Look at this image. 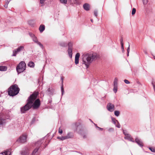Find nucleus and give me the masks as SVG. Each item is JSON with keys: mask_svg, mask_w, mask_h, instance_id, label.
<instances>
[{"mask_svg": "<svg viewBox=\"0 0 155 155\" xmlns=\"http://www.w3.org/2000/svg\"><path fill=\"white\" fill-rule=\"evenodd\" d=\"M37 97V94H33L30 96L27 100V103L26 104L21 108V113H25L31 107H32L34 109H37L39 107L41 103L39 99H36Z\"/></svg>", "mask_w": 155, "mask_h": 155, "instance_id": "obj_1", "label": "nucleus"}, {"mask_svg": "<svg viewBox=\"0 0 155 155\" xmlns=\"http://www.w3.org/2000/svg\"><path fill=\"white\" fill-rule=\"evenodd\" d=\"M97 57V53L92 52L84 53L81 57L83 64H84L87 68L90 64L96 59Z\"/></svg>", "mask_w": 155, "mask_h": 155, "instance_id": "obj_2", "label": "nucleus"}, {"mask_svg": "<svg viewBox=\"0 0 155 155\" xmlns=\"http://www.w3.org/2000/svg\"><path fill=\"white\" fill-rule=\"evenodd\" d=\"M19 91V88L16 84H15L11 86L8 89V94L9 95L13 96L17 95Z\"/></svg>", "mask_w": 155, "mask_h": 155, "instance_id": "obj_3", "label": "nucleus"}, {"mask_svg": "<svg viewBox=\"0 0 155 155\" xmlns=\"http://www.w3.org/2000/svg\"><path fill=\"white\" fill-rule=\"evenodd\" d=\"M26 64L24 61H21L16 67V70L18 73L19 74L24 71L26 69Z\"/></svg>", "mask_w": 155, "mask_h": 155, "instance_id": "obj_4", "label": "nucleus"}, {"mask_svg": "<svg viewBox=\"0 0 155 155\" xmlns=\"http://www.w3.org/2000/svg\"><path fill=\"white\" fill-rule=\"evenodd\" d=\"M41 141H37L35 144L36 147L32 153V155H38V151L39 148V147L41 145Z\"/></svg>", "mask_w": 155, "mask_h": 155, "instance_id": "obj_5", "label": "nucleus"}, {"mask_svg": "<svg viewBox=\"0 0 155 155\" xmlns=\"http://www.w3.org/2000/svg\"><path fill=\"white\" fill-rule=\"evenodd\" d=\"M26 138L27 135L25 134H23L20 136L17 141L18 142L23 143L26 141Z\"/></svg>", "mask_w": 155, "mask_h": 155, "instance_id": "obj_6", "label": "nucleus"}, {"mask_svg": "<svg viewBox=\"0 0 155 155\" xmlns=\"http://www.w3.org/2000/svg\"><path fill=\"white\" fill-rule=\"evenodd\" d=\"M24 49V47L23 46H21L18 47L17 49L14 50L13 51V56H15L17 54L22 51Z\"/></svg>", "mask_w": 155, "mask_h": 155, "instance_id": "obj_7", "label": "nucleus"}, {"mask_svg": "<svg viewBox=\"0 0 155 155\" xmlns=\"http://www.w3.org/2000/svg\"><path fill=\"white\" fill-rule=\"evenodd\" d=\"M107 108L108 111L112 112L114 110V106L113 104L109 103L107 104Z\"/></svg>", "mask_w": 155, "mask_h": 155, "instance_id": "obj_8", "label": "nucleus"}, {"mask_svg": "<svg viewBox=\"0 0 155 155\" xmlns=\"http://www.w3.org/2000/svg\"><path fill=\"white\" fill-rule=\"evenodd\" d=\"M124 138L125 139L128 140L129 141L134 142L133 139L131 137V136L128 134H125V136L124 137Z\"/></svg>", "mask_w": 155, "mask_h": 155, "instance_id": "obj_9", "label": "nucleus"}, {"mask_svg": "<svg viewBox=\"0 0 155 155\" xmlns=\"http://www.w3.org/2000/svg\"><path fill=\"white\" fill-rule=\"evenodd\" d=\"M80 54L79 53L76 54L75 56V63L76 64H77L79 63V60Z\"/></svg>", "mask_w": 155, "mask_h": 155, "instance_id": "obj_10", "label": "nucleus"}, {"mask_svg": "<svg viewBox=\"0 0 155 155\" xmlns=\"http://www.w3.org/2000/svg\"><path fill=\"white\" fill-rule=\"evenodd\" d=\"M135 142H136L140 147H142L143 146L142 141L138 138H136L135 140Z\"/></svg>", "mask_w": 155, "mask_h": 155, "instance_id": "obj_11", "label": "nucleus"}, {"mask_svg": "<svg viewBox=\"0 0 155 155\" xmlns=\"http://www.w3.org/2000/svg\"><path fill=\"white\" fill-rule=\"evenodd\" d=\"M6 123V119L0 118V126H3Z\"/></svg>", "mask_w": 155, "mask_h": 155, "instance_id": "obj_12", "label": "nucleus"}, {"mask_svg": "<svg viewBox=\"0 0 155 155\" xmlns=\"http://www.w3.org/2000/svg\"><path fill=\"white\" fill-rule=\"evenodd\" d=\"M67 139L72 138L74 137V134L73 133L71 132H68L66 136H65Z\"/></svg>", "mask_w": 155, "mask_h": 155, "instance_id": "obj_13", "label": "nucleus"}, {"mask_svg": "<svg viewBox=\"0 0 155 155\" xmlns=\"http://www.w3.org/2000/svg\"><path fill=\"white\" fill-rule=\"evenodd\" d=\"M80 125V124L79 122H75L72 124L73 127H75L76 131H77L78 127Z\"/></svg>", "mask_w": 155, "mask_h": 155, "instance_id": "obj_14", "label": "nucleus"}, {"mask_svg": "<svg viewBox=\"0 0 155 155\" xmlns=\"http://www.w3.org/2000/svg\"><path fill=\"white\" fill-rule=\"evenodd\" d=\"M11 150L9 149L4 152H2L1 153L4 155H10L11 154Z\"/></svg>", "mask_w": 155, "mask_h": 155, "instance_id": "obj_15", "label": "nucleus"}, {"mask_svg": "<svg viewBox=\"0 0 155 155\" xmlns=\"http://www.w3.org/2000/svg\"><path fill=\"white\" fill-rule=\"evenodd\" d=\"M84 9L86 11H88L90 9V5L88 4H84L83 6Z\"/></svg>", "mask_w": 155, "mask_h": 155, "instance_id": "obj_16", "label": "nucleus"}, {"mask_svg": "<svg viewBox=\"0 0 155 155\" xmlns=\"http://www.w3.org/2000/svg\"><path fill=\"white\" fill-rule=\"evenodd\" d=\"M68 52L69 57L71 58L72 55V50L71 48H68Z\"/></svg>", "mask_w": 155, "mask_h": 155, "instance_id": "obj_17", "label": "nucleus"}, {"mask_svg": "<svg viewBox=\"0 0 155 155\" xmlns=\"http://www.w3.org/2000/svg\"><path fill=\"white\" fill-rule=\"evenodd\" d=\"M59 45L62 47H65L67 46V44L65 42L61 41L59 43Z\"/></svg>", "mask_w": 155, "mask_h": 155, "instance_id": "obj_18", "label": "nucleus"}, {"mask_svg": "<svg viewBox=\"0 0 155 155\" xmlns=\"http://www.w3.org/2000/svg\"><path fill=\"white\" fill-rule=\"evenodd\" d=\"M7 68L6 66H0V71H5L7 70Z\"/></svg>", "mask_w": 155, "mask_h": 155, "instance_id": "obj_19", "label": "nucleus"}, {"mask_svg": "<svg viewBox=\"0 0 155 155\" xmlns=\"http://www.w3.org/2000/svg\"><path fill=\"white\" fill-rule=\"evenodd\" d=\"M39 30L40 32H42L45 29V26L44 25H41L39 28Z\"/></svg>", "mask_w": 155, "mask_h": 155, "instance_id": "obj_20", "label": "nucleus"}, {"mask_svg": "<svg viewBox=\"0 0 155 155\" xmlns=\"http://www.w3.org/2000/svg\"><path fill=\"white\" fill-rule=\"evenodd\" d=\"M28 66L31 68H34L35 66V64L33 62L31 61L29 62L28 64Z\"/></svg>", "mask_w": 155, "mask_h": 155, "instance_id": "obj_21", "label": "nucleus"}, {"mask_svg": "<svg viewBox=\"0 0 155 155\" xmlns=\"http://www.w3.org/2000/svg\"><path fill=\"white\" fill-rule=\"evenodd\" d=\"M57 138L60 140H65L67 139L65 136H62V137H57Z\"/></svg>", "mask_w": 155, "mask_h": 155, "instance_id": "obj_22", "label": "nucleus"}, {"mask_svg": "<svg viewBox=\"0 0 155 155\" xmlns=\"http://www.w3.org/2000/svg\"><path fill=\"white\" fill-rule=\"evenodd\" d=\"M117 82L118 80L117 78H115L114 82V86H117Z\"/></svg>", "mask_w": 155, "mask_h": 155, "instance_id": "obj_23", "label": "nucleus"}, {"mask_svg": "<svg viewBox=\"0 0 155 155\" xmlns=\"http://www.w3.org/2000/svg\"><path fill=\"white\" fill-rule=\"evenodd\" d=\"M32 39L33 41L35 43H36L37 44L39 42L37 37L35 36L33 38H32Z\"/></svg>", "mask_w": 155, "mask_h": 155, "instance_id": "obj_24", "label": "nucleus"}, {"mask_svg": "<svg viewBox=\"0 0 155 155\" xmlns=\"http://www.w3.org/2000/svg\"><path fill=\"white\" fill-rule=\"evenodd\" d=\"M112 121L113 123L114 124H116L118 122L117 120L114 118H112Z\"/></svg>", "mask_w": 155, "mask_h": 155, "instance_id": "obj_25", "label": "nucleus"}, {"mask_svg": "<svg viewBox=\"0 0 155 155\" xmlns=\"http://www.w3.org/2000/svg\"><path fill=\"white\" fill-rule=\"evenodd\" d=\"M61 94L62 96L64 94V91L63 88V84L61 86Z\"/></svg>", "mask_w": 155, "mask_h": 155, "instance_id": "obj_26", "label": "nucleus"}, {"mask_svg": "<svg viewBox=\"0 0 155 155\" xmlns=\"http://www.w3.org/2000/svg\"><path fill=\"white\" fill-rule=\"evenodd\" d=\"M60 2L63 4H66L67 3L68 0H59Z\"/></svg>", "mask_w": 155, "mask_h": 155, "instance_id": "obj_27", "label": "nucleus"}, {"mask_svg": "<svg viewBox=\"0 0 155 155\" xmlns=\"http://www.w3.org/2000/svg\"><path fill=\"white\" fill-rule=\"evenodd\" d=\"M120 113V112L117 110L115 111L114 112V115L117 117H118L119 116Z\"/></svg>", "mask_w": 155, "mask_h": 155, "instance_id": "obj_28", "label": "nucleus"}, {"mask_svg": "<svg viewBox=\"0 0 155 155\" xmlns=\"http://www.w3.org/2000/svg\"><path fill=\"white\" fill-rule=\"evenodd\" d=\"M73 45V43L72 42H70L68 43V48H71Z\"/></svg>", "mask_w": 155, "mask_h": 155, "instance_id": "obj_29", "label": "nucleus"}, {"mask_svg": "<svg viewBox=\"0 0 155 155\" xmlns=\"http://www.w3.org/2000/svg\"><path fill=\"white\" fill-rule=\"evenodd\" d=\"M37 44L42 49H43L44 48V46L40 42H38Z\"/></svg>", "mask_w": 155, "mask_h": 155, "instance_id": "obj_30", "label": "nucleus"}, {"mask_svg": "<svg viewBox=\"0 0 155 155\" xmlns=\"http://www.w3.org/2000/svg\"><path fill=\"white\" fill-rule=\"evenodd\" d=\"M117 86H114L113 89L115 93H116L117 91Z\"/></svg>", "mask_w": 155, "mask_h": 155, "instance_id": "obj_31", "label": "nucleus"}, {"mask_svg": "<svg viewBox=\"0 0 155 155\" xmlns=\"http://www.w3.org/2000/svg\"><path fill=\"white\" fill-rule=\"evenodd\" d=\"M136 12V9L135 8H133L132 11V15H134L135 14Z\"/></svg>", "mask_w": 155, "mask_h": 155, "instance_id": "obj_32", "label": "nucleus"}, {"mask_svg": "<svg viewBox=\"0 0 155 155\" xmlns=\"http://www.w3.org/2000/svg\"><path fill=\"white\" fill-rule=\"evenodd\" d=\"M142 1L144 5H146L148 2V0H142Z\"/></svg>", "mask_w": 155, "mask_h": 155, "instance_id": "obj_33", "label": "nucleus"}, {"mask_svg": "<svg viewBox=\"0 0 155 155\" xmlns=\"http://www.w3.org/2000/svg\"><path fill=\"white\" fill-rule=\"evenodd\" d=\"M149 149L153 152H155V149L153 147H149Z\"/></svg>", "mask_w": 155, "mask_h": 155, "instance_id": "obj_34", "label": "nucleus"}, {"mask_svg": "<svg viewBox=\"0 0 155 155\" xmlns=\"http://www.w3.org/2000/svg\"><path fill=\"white\" fill-rule=\"evenodd\" d=\"M115 126L117 127L118 128H120V124L118 122L117 123V124H115Z\"/></svg>", "mask_w": 155, "mask_h": 155, "instance_id": "obj_35", "label": "nucleus"}, {"mask_svg": "<svg viewBox=\"0 0 155 155\" xmlns=\"http://www.w3.org/2000/svg\"><path fill=\"white\" fill-rule=\"evenodd\" d=\"M21 155H28V153L27 152H22L21 153Z\"/></svg>", "mask_w": 155, "mask_h": 155, "instance_id": "obj_36", "label": "nucleus"}, {"mask_svg": "<svg viewBox=\"0 0 155 155\" xmlns=\"http://www.w3.org/2000/svg\"><path fill=\"white\" fill-rule=\"evenodd\" d=\"M114 130V129L112 128H110L108 130V131L109 132H112Z\"/></svg>", "mask_w": 155, "mask_h": 155, "instance_id": "obj_37", "label": "nucleus"}, {"mask_svg": "<svg viewBox=\"0 0 155 155\" xmlns=\"http://www.w3.org/2000/svg\"><path fill=\"white\" fill-rule=\"evenodd\" d=\"M124 82L127 84H129L130 83V82L127 80L125 79L124 80Z\"/></svg>", "mask_w": 155, "mask_h": 155, "instance_id": "obj_38", "label": "nucleus"}, {"mask_svg": "<svg viewBox=\"0 0 155 155\" xmlns=\"http://www.w3.org/2000/svg\"><path fill=\"white\" fill-rule=\"evenodd\" d=\"M58 132L60 134H62L63 133V131L62 129H61L60 128H59Z\"/></svg>", "mask_w": 155, "mask_h": 155, "instance_id": "obj_39", "label": "nucleus"}, {"mask_svg": "<svg viewBox=\"0 0 155 155\" xmlns=\"http://www.w3.org/2000/svg\"><path fill=\"white\" fill-rule=\"evenodd\" d=\"M94 15L97 17V12L96 10H95L94 11Z\"/></svg>", "mask_w": 155, "mask_h": 155, "instance_id": "obj_40", "label": "nucleus"}, {"mask_svg": "<svg viewBox=\"0 0 155 155\" xmlns=\"http://www.w3.org/2000/svg\"><path fill=\"white\" fill-rule=\"evenodd\" d=\"M29 35L32 38L35 36V35L31 33H30Z\"/></svg>", "mask_w": 155, "mask_h": 155, "instance_id": "obj_41", "label": "nucleus"}, {"mask_svg": "<svg viewBox=\"0 0 155 155\" xmlns=\"http://www.w3.org/2000/svg\"><path fill=\"white\" fill-rule=\"evenodd\" d=\"M46 0H40V2L41 4H43Z\"/></svg>", "mask_w": 155, "mask_h": 155, "instance_id": "obj_42", "label": "nucleus"}, {"mask_svg": "<svg viewBox=\"0 0 155 155\" xmlns=\"http://www.w3.org/2000/svg\"><path fill=\"white\" fill-rule=\"evenodd\" d=\"M130 45H129V46L127 49V52L129 53L130 51Z\"/></svg>", "mask_w": 155, "mask_h": 155, "instance_id": "obj_43", "label": "nucleus"}, {"mask_svg": "<svg viewBox=\"0 0 155 155\" xmlns=\"http://www.w3.org/2000/svg\"><path fill=\"white\" fill-rule=\"evenodd\" d=\"M97 128H98L99 130H103V128H101V127H100L98 126H97Z\"/></svg>", "mask_w": 155, "mask_h": 155, "instance_id": "obj_44", "label": "nucleus"}, {"mask_svg": "<svg viewBox=\"0 0 155 155\" xmlns=\"http://www.w3.org/2000/svg\"><path fill=\"white\" fill-rule=\"evenodd\" d=\"M120 44L121 45V47L124 46V44L122 41H121L120 42Z\"/></svg>", "mask_w": 155, "mask_h": 155, "instance_id": "obj_45", "label": "nucleus"}, {"mask_svg": "<svg viewBox=\"0 0 155 155\" xmlns=\"http://www.w3.org/2000/svg\"><path fill=\"white\" fill-rule=\"evenodd\" d=\"M121 49L122 50V51L123 52H124V46H123V47H121Z\"/></svg>", "mask_w": 155, "mask_h": 155, "instance_id": "obj_46", "label": "nucleus"}, {"mask_svg": "<svg viewBox=\"0 0 155 155\" xmlns=\"http://www.w3.org/2000/svg\"><path fill=\"white\" fill-rule=\"evenodd\" d=\"M123 133L124 134L125 136V134H127L126 133V131H124V130L123 131Z\"/></svg>", "mask_w": 155, "mask_h": 155, "instance_id": "obj_47", "label": "nucleus"}, {"mask_svg": "<svg viewBox=\"0 0 155 155\" xmlns=\"http://www.w3.org/2000/svg\"><path fill=\"white\" fill-rule=\"evenodd\" d=\"M153 89H154V91L155 92V85L153 84Z\"/></svg>", "mask_w": 155, "mask_h": 155, "instance_id": "obj_48", "label": "nucleus"}, {"mask_svg": "<svg viewBox=\"0 0 155 155\" xmlns=\"http://www.w3.org/2000/svg\"><path fill=\"white\" fill-rule=\"evenodd\" d=\"M83 137L84 138H86L87 137H86V135H83Z\"/></svg>", "mask_w": 155, "mask_h": 155, "instance_id": "obj_49", "label": "nucleus"}, {"mask_svg": "<svg viewBox=\"0 0 155 155\" xmlns=\"http://www.w3.org/2000/svg\"><path fill=\"white\" fill-rule=\"evenodd\" d=\"M52 102V100L51 99L49 100V102L50 103H51Z\"/></svg>", "mask_w": 155, "mask_h": 155, "instance_id": "obj_50", "label": "nucleus"}, {"mask_svg": "<svg viewBox=\"0 0 155 155\" xmlns=\"http://www.w3.org/2000/svg\"><path fill=\"white\" fill-rule=\"evenodd\" d=\"M47 91L48 92H49L50 91V88H48V89L47 90Z\"/></svg>", "mask_w": 155, "mask_h": 155, "instance_id": "obj_51", "label": "nucleus"}, {"mask_svg": "<svg viewBox=\"0 0 155 155\" xmlns=\"http://www.w3.org/2000/svg\"><path fill=\"white\" fill-rule=\"evenodd\" d=\"M151 54H152V55L153 56L154 58L155 59V56L153 55V54L152 53H151Z\"/></svg>", "mask_w": 155, "mask_h": 155, "instance_id": "obj_52", "label": "nucleus"}, {"mask_svg": "<svg viewBox=\"0 0 155 155\" xmlns=\"http://www.w3.org/2000/svg\"><path fill=\"white\" fill-rule=\"evenodd\" d=\"M129 53H127V56H129Z\"/></svg>", "mask_w": 155, "mask_h": 155, "instance_id": "obj_53", "label": "nucleus"}, {"mask_svg": "<svg viewBox=\"0 0 155 155\" xmlns=\"http://www.w3.org/2000/svg\"><path fill=\"white\" fill-rule=\"evenodd\" d=\"M94 124L95 126L97 128V125L96 124Z\"/></svg>", "mask_w": 155, "mask_h": 155, "instance_id": "obj_54", "label": "nucleus"}, {"mask_svg": "<svg viewBox=\"0 0 155 155\" xmlns=\"http://www.w3.org/2000/svg\"><path fill=\"white\" fill-rule=\"evenodd\" d=\"M91 22H93V19H91Z\"/></svg>", "mask_w": 155, "mask_h": 155, "instance_id": "obj_55", "label": "nucleus"}, {"mask_svg": "<svg viewBox=\"0 0 155 155\" xmlns=\"http://www.w3.org/2000/svg\"><path fill=\"white\" fill-rule=\"evenodd\" d=\"M61 80H62V83H63V79L61 78Z\"/></svg>", "mask_w": 155, "mask_h": 155, "instance_id": "obj_56", "label": "nucleus"}, {"mask_svg": "<svg viewBox=\"0 0 155 155\" xmlns=\"http://www.w3.org/2000/svg\"><path fill=\"white\" fill-rule=\"evenodd\" d=\"M144 53L146 54H147V53L146 52V51L144 52Z\"/></svg>", "mask_w": 155, "mask_h": 155, "instance_id": "obj_57", "label": "nucleus"}]
</instances>
